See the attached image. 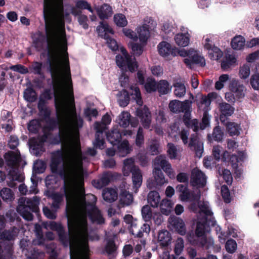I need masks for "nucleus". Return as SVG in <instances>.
<instances>
[{
	"instance_id": "16",
	"label": "nucleus",
	"mask_w": 259,
	"mask_h": 259,
	"mask_svg": "<svg viewBox=\"0 0 259 259\" xmlns=\"http://www.w3.org/2000/svg\"><path fill=\"white\" fill-rule=\"evenodd\" d=\"M50 228L51 230L57 232L60 241L64 245H67L70 242V238L66 233L62 224L55 222H52L50 224Z\"/></svg>"
},
{
	"instance_id": "47",
	"label": "nucleus",
	"mask_w": 259,
	"mask_h": 259,
	"mask_svg": "<svg viewBox=\"0 0 259 259\" xmlns=\"http://www.w3.org/2000/svg\"><path fill=\"white\" fill-rule=\"evenodd\" d=\"M118 145V152L120 156L124 157L131 152V149L129 147V143L125 140L120 142Z\"/></svg>"
},
{
	"instance_id": "62",
	"label": "nucleus",
	"mask_w": 259,
	"mask_h": 259,
	"mask_svg": "<svg viewBox=\"0 0 259 259\" xmlns=\"http://www.w3.org/2000/svg\"><path fill=\"white\" fill-rule=\"evenodd\" d=\"M40 127V123L36 119L31 120L28 124V131L33 134L38 133Z\"/></svg>"
},
{
	"instance_id": "19",
	"label": "nucleus",
	"mask_w": 259,
	"mask_h": 259,
	"mask_svg": "<svg viewBox=\"0 0 259 259\" xmlns=\"http://www.w3.org/2000/svg\"><path fill=\"white\" fill-rule=\"evenodd\" d=\"M185 55L189 57L184 59V63L189 67L191 68L192 64L199 65L201 67L205 65L204 58L197 54L192 55L190 52H185Z\"/></svg>"
},
{
	"instance_id": "18",
	"label": "nucleus",
	"mask_w": 259,
	"mask_h": 259,
	"mask_svg": "<svg viewBox=\"0 0 259 259\" xmlns=\"http://www.w3.org/2000/svg\"><path fill=\"white\" fill-rule=\"evenodd\" d=\"M159 54L164 57H168L169 55L174 57L178 54V51L176 48H172L171 45L166 41H162L158 45Z\"/></svg>"
},
{
	"instance_id": "13",
	"label": "nucleus",
	"mask_w": 259,
	"mask_h": 259,
	"mask_svg": "<svg viewBox=\"0 0 259 259\" xmlns=\"http://www.w3.org/2000/svg\"><path fill=\"white\" fill-rule=\"evenodd\" d=\"M136 115L141 119L143 127L146 129L150 128L151 123V114L149 108L144 106L143 108H138Z\"/></svg>"
},
{
	"instance_id": "39",
	"label": "nucleus",
	"mask_w": 259,
	"mask_h": 259,
	"mask_svg": "<svg viewBox=\"0 0 259 259\" xmlns=\"http://www.w3.org/2000/svg\"><path fill=\"white\" fill-rule=\"evenodd\" d=\"M176 43L180 47L187 46L190 41L189 34L187 33H180L176 35L175 36Z\"/></svg>"
},
{
	"instance_id": "14",
	"label": "nucleus",
	"mask_w": 259,
	"mask_h": 259,
	"mask_svg": "<svg viewBox=\"0 0 259 259\" xmlns=\"http://www.w3.org/2000/svg\"><path fill=\"white\" fill-rule=\"evenodd\" d=\"M71 21L70 14L69 13H64V9H60L58 14V22L60 25V27L58 28V34L61 38V41L65 44L67 43L66 31L65 29V21L64 20Z\"/></svg>"
},
{
	"instance_id": "32",
	"label": "nucleus",
	"mask_w": 259,
	"mask_h": 259,
	"mask_svg": "<svg viewBox=\"0 0 259 259\" xmlns=\"http://www.w3.org/2000/svg\"><path fill=\"white\" fill-rule=\"evenodd\" d=\"M224 137V132L219 126H216L213 129L211 134L207 135V139L210 143L213 142V141L220 142H222Z\"/></svg>"
},
{
	"instance_id": "41",
	"label": "nucleus",
	"mask_w": 259,
	"mask_h": 259,
	"mask_svg": "<svg viewBox=\"0 0 259 259\" xmlns=\"http://www.w3.org/2000/svg\"><path fill=\"white\" fill-rule=\"evenodd\" d=\"M150 226L147 223H144L141 227L139 231L135 233L133 229H130V233L133 235L135 238H142L144 236V233H145L147 235H148L150 232Z\"/></svg>"
},
{
	"instance_id": "64",
	"label": "nucleus",
	"mask_w": 259,
	"mask_h": 259,
	"mask_svg": "<svg viewBox=\"0 0 259 259\" xmlns=\"http://www.w3.org/2000/svg\"><path fill=\"white\" fill-rule=\"evenodd\" d=\"M105 142L104 136L101 137L99 135H95V140L93 142V145L95 148L103 149L105 148Z\"/></svg>"
},
{
	"instance_id": "23",
	"label": "nucleus",
	"mask_w": 259,
	"mask_h": 259,
	"mask_svg": "<svg viewBox=\"0 0 259 259\" xmlns=\"http://www.w3.org/2000/svg\"><path fill=\"white\" fill-rule=\"evenodd\" d=\"M4 157L9 167L14 168L18 165L20 156L14 151H9L5 154Z\"/></svg>"
},
{
	"instance_id": "53",
	"label": "nucleus",
	"mask_w": 259,
	"mask_h": 259,
	"mask_svg": "<svg viewBox=\"0 0 259 259\" xmlns=\"http://www.w3.org/2000/svg\"><path fill=\"white\" fill-rule=\"evenodd\" d=\"M134 167H137L134 164V162L131 159H126L123 162L122 168L123 174L124 176H128L132 172Z\"/></svg>"
},
{
	"instance_id": "36",
	"label": "nucleus",
	"mask_w": 259,
	"mask_h": 259,
	"mask_svg": "<svg viewBox=\"0 0 259 259\" xmlns=\"http://www.w3.org/2000/svg\"><path fill=\"white\" fill-rule=\"evenodd\" d=\"M104 200L106 202L111 203L117 198V193L113 188H110L104 189L102 193Z\"/></svg>"
},
{
	"instance_id": "54",
	"label": "nucleus",
	"mask_w": 259,
	"mask_h": 259,
	"mask_svg": "<svg viewBox=\"0 0 259 259\" xmlns=\"http://www.w3.org/2000/svg\"><path fill=\"white\" fill-rule=\"evenodd\" d=\"M122 55H117L116 56L115 60L117 65L119 67H121L124 65L123 61L126 60L127 58H131V56L128 54L127 52L125 49L121 50Z\"/></svg>"
},
{
	"instance_id": "48",
	"label": "nucleus",
	"mask_w": 259,
	"mask_h": 259,
	"mask_svg": "<svg viewBox=\"0 0 259 259\" xmlns=\"http://www.w3.org/2000/svg\"><path fill=\"white\" fill-rule=\"evenodd\" d=\"M138 33L140 41L146 43L150 36L149 26L146 24L143 25L138 30Z\"/></svg>"
},
{
	"instance_id": "51",
	"label": "nucleus",
	"mask_w": 259,
	"mask_h": 259,
	"mask_svg": "<svg viewBox=\"0 0 259 259\" xmlns=\"http://www.w3.org/2000/svg\"><path fill=\"white\" fill-rule=\"evenodd\" d=\"M169 90H170V88H169V84L167 80H161L157 82L156 91H157L160 94H167Z\"/></svg>"
},
{
	"instance_id": "60",
	"label": "nucleus",
	"mask_w": 259,
	"mask_h": 259,
	"mask_svg": "<svg viewBox=\"0 0 259 259\" xmlns=\"http://www.w3.org/2000/svg\"><path fill=\"white\" fill-rule=\"evenodd\" d=\"M237 248V244L235 240L231 238L226 241L225 249L227 252L232 254L236 251Z\"/></svg>"
},
{
	"instance_id": "21",
	"label": "nucleus",
	"mask_w": 259,
	"mask_h": 259,
	"mask_svg": "<svg viewBox=\"0 0 259 259\" xmlns=\"http://www.w3.org/2000/svg\"><path fill=\"white\" fill-rule=\"evenodd\" d=\"M96 10L99 18L102 20L108 19L113 14L112 7L106 3L99 6L96 9Z\"/></svg>"
},
{
	"instance_id": "9",
	"label": "nucleus",
	"mask_w": 259,
	"mask_h": 259,
	"mask_svg": "<svg viewBox=\"0 0 259 259\" xmlns=\"http://www.w3.org/2000/svg\"><path fill=\"white\" fill-rule=\"evenodd\" d=\"M132 92L131 94L125 90H123V98L119 100L120 106L124 107L130 103V95L132 98L136 101L137 104L139 106H142L143 104V100L141 97V94L140 89L138 87H131Z\"/></svg>"
},
{
	"instance_id": "42",
	"label": "nucleus",
	"mask_w": 259,
	"mask_h": 259,
	"mask_svg": "<svg viewBox=\"0 0 259 259\" xmlns=\"http://www.w3.org/2000/svg\"><path fill=\"white\" fill-rule=\"evenodd\" d=\"M236 62L235 57L231 55H227L222 60L221 64V68L226 71L229 69Z\"/></svg>"
},
{
	"instance_id": "4",
	"label": "nucleus",
	"mask_w": 259,
	"mask_h": 259,
	"mask_svg": "<svg viewBox=\"0 0 259 259\" xmlns=\"http://www.w3.org/2000/svg\"><path fill=\"white\" fill-rule=\"evenodd\" d=\"M154 167L153 169L154 182L151 184L148 183L150 188L155 187L157 186H161L167 183V180L165 178L161 168L167 174L170 179H173L175 177V173L171 167V164L166 159V158L160 155L157 156L154 160Z\"/></svg>"
},
{
	"instance_id": "11",
	"label": "nucleus",
	"mask_w": 259,
	"mask_h": 259,
	"mask_svg": "<svg viewBox=\"0 0 259 259\" xmlns=\"http://www.w3.org/2000/svg\"><path fill=\"white\" fill-rule=\"evenodd\" d=\"M206 184V177L204 172L197 168H193L190 176V184L197 188H203Z\"/></svg>"
},
{
	"instance_id": "17",
	"label": "nucleus",
	"mask_w": 259,
	"mask_h": 259,
	"mask_svg": "<svg viewBox=\"0 0 259 259\" xmlns=\"http://www.w3.org/2000/svg\"><path fill=\"white\" fill-rule=\"evenodd\" d=\"M189 147L194 150L197 157L200 158L202 156L203 152V144L199 140L197 133L191 135Z\"/></svg>"
},
{
	"instance_id": "6",
	"label": "nucleus",
	"mask_w": 259,
	"mask_h": 259,
	"mask_svg": "<svg viewBox=\"0 0 259 259\" xmlns=\"http://www.w3.org/2000/svg\"><path fill=\"white\" fill-rule=\"evenodd\" d=\"M40 199L37 196H34L32 199L25 198H22L17 208V211L25 220L30 221H32L33 215L31 212L37 214L39 212L38 205Z\"/></svg>"
},
{
	"instance_id": "24",
	"label": "nucleus",
	"mask_w": 259,
	"mask_h": 259,
	"mask_svg": "<svg viewBox=\"0 0 259 259\" xmlns=\"http://www.w3.org/2000/svg\"><path fill=\"white\" fill-rule=\"evenodd\" d=\"M221 115L220 117L222 123H225L227 119V117L231 116L234 111V108L229 104L223 102L219 105Z\"/></svg>"
},
{
	"instance_id": "31",
	"label": "nucleus",
	"mask_w": 259,
	"mask_h": 259,
	"mask_svg": "<svg viewBox=\"0 0 259 259\" xmlns=\"http://www.w3.org/2000/svg\"><path fill=\"white\" fill-rule=\"evenodd\" d=\"M118 246L116 244L114 238H109L107 240L104 251L108 256L116 257L117 254Z\"/></svg>"
},
{
	"instance_id": "58",
	"label": "nucleus",
	"mask_w": 259,
	"mask_h": 259,
	"mask_svg": "<svg viewBox=\"0 0 259 259\" xmlns=\"http://www.w3.org/2000/svg\"><path fill=\"white\" fill-rule=\"evenodd\" d=\"M114 21L117 26L120 27H123L127 24L126 18L122 14H115L114 16Z\"/></svg>"
},
{
	"instance_id": "25",
	"label": "nucleus",
	"mask_w": 259,
	"mask_h": 259,
	"mask_svg": "<svg viewBox=\"0 0 259 259\" xmlns=\"http://www.w3.org/2000/svg\"><path fill=\"white\" fill-rule=\"evenodd\" d=\"M97 31L98 33L99 36L105 39L110 40V36L108 33L113 34L114 30L110 27L108 23H104L103 21L100 22V25L97 27Z\"/></svg>"
},
{
	"instance_id": "44",
	"label": "nucleus",
	"mask_w": 259,
	"mask_h": 259,
	"mask_svg": "<svg viewBox=\"0 0 259 259\" xmlns=\"http://www.w3.org/2000/svg\"><path fill=\"white\" fill-rule=\"evenodd\" d=\"M0 196L5 202H11L14 199V194L12 190L9 188H3L0 190Z\"/></svg>"
},
{
	"instance_id": "10",
	"label": "nucleus",
	"mask_w": 259,
	"mask_h": 259,
	"mask_svg": "<svg viewBox=\"0 0 259 259\" xmlns=\"http://www.w3.org/2000/svg\"><path fill=\"white\" fill-rule=\"evenodd\" d=\"M230 92L225 94V99L229 102L233 103L236 99L241 98L243 92V84L236 79H233L229 85Z\"/></svg>"
},
{
	"instance_id": "57",
	"label": "nucleus",
	"mask_w": 259,
	"mask_h": 259,
	"mask_svg": "<svg viewBox=\"0 0 259 259\" xmlns=\"http://www.w3.org/2000/svg\"><path fill=\"white\" fill-rule=\"evenodd\" d=\"M157 82L154 79L148 78L144 83V88L147 93H152L157 90Z\"/></svg>"
},
{
	"instance_id": "28",
	"label": "nucleus",
	"mask_w": 259,
	"mask_h": 259,
	"mask_svg": "<svg viewBox=\"0 0 259 259\" xmlns=\"http://www.w3.org/2000/svg\"><path fill=\"white\" fill-rule=\"evenodd\" d=\"M132 169V181L133 187L136 191L141 186L143 177L141 171L138 167H134Z\"/></svg>"
},
{
	"instance_id": "55",
	"label": "nucleus",
	"mask_w": 259,
	"mask_h": 259,
	"mask_svg": "<svg viewBox=\"0 0 259 259\" xmlns=\"http://www.w3.org/2000/svg\"><path fill=\"white\" fill-rule=\"evenodd\" d=\"M231 45L234 50L242 49L243 48V36L239 35L234 37L231 40Z\"/></svg>"
},
{
	"instance_id": "26",
	"label": "nucleus",
	"mask_w": 259,
	"mask_h": 259,
	"mask_svg": "<svg viewBox=\"0 0 259 259\" xmlns=\"http://www.w3.org/2000/svg\"><path fill=\"white\" fill-rule=\"evenodd\" d=\"M106 138L113 146L118 144L121 140V134L117 128H114L106 133Z\"/></svg>"
},
{
	"instance_id": "50",
	"label": "nucleus",
	"mask_w": 259,
	"mask_h": 259,
	"mask_svg": "<svg viewBox=\"0 0 259 259\" xmlns=\"http://www.w3.org/2000/svg\"><path fill=\"white\" fill-rule=\"evenodd\" d=\"M174 87L175 88L174 90L175 95L178 98H182L186 94V89L184 83L181 82H177L174 83Z\"/></svg>"
},
{
	"instance_id": "45",
	"label": "nucleus",
	"mask_w": 259,
	"mask_h": 259,
	"mask_svg": "<svg viewBox=\"0 0 259 259\" xmlns=\"http://www.w3.org/2000/svg\"><path fill=\"white\" fill-rule=\"evenodd\" d=\"M133 195L129 192L124 190L120 194L119 202L122 206L130 205L133 202Z\"/></svg>"
},
{
	"instance_id": "5",
	"label": "nucleus",
	"mask_w": 259,
	"mask_h": 259,
	"mask_svg": "<svg viewBox=\"0 0 259 259\" xmlns=\"http://www.w3.org/2000/svg\"><path fill=\"white\" fill-rule=\"evenodd\" d=\"M200 214L203 215L200 218L197 223L195 233L198 237L204 236L206 232L210 231V227L215 225L216 221L212 216V212L206 206L200 207Z\"/></svg>"
},
{
	"instance_id": "37",
	"label": "nucleus",
	"mask_w": 259,
	"mask_h": 259,
	"mask_svg": "<svg viewBox=\"0 0 259 259\" xmlns=\"http://www.w3.org/2000/svg\"><path fill=\"white\" fill-rule=\"evenodd\" d=\"M226 127V130L228 133L231 136H238L240 134L241 130L240 124H238L234 122L225 121L223 123Z\"/></svg>"
},
{
	"instance_id": "35",
	"label": "nucleus",
	"mask_w": 259,
	"mask_h": 259,
	"mask_svg": "<svg viewBox=\"0 0 259 259\" xmlns=\"http://www.w3.org/2000/svg\"><path fill=\"white\" fill-rule=\"evenodd\" d=\"M147 201L152 207H157L160 204V197L159 193L156 191H150L148 195Z\"/></svg>"
},
{
	"instance_id": "20",
	"label": "nucleus",
	"mask_w": 259,
	"mask_h": 259,
	"mask_svg": "<svg viewBox=\"0 0 259 259\" xmlns=\"http://www.w3.org/2000/svg\"><path fill=\"white\" fill-rule=\"evenodd\" d=\"M68 128H60L58 135L50 138L49 143L52 145L64 144L69 137Z\"/></svg>"
},
{
	"instance_id": "38",
	"label": "nucleus",
	"mask_w": 259,
	"mask_h": 259,
	"mask_svg": "<svg viewBox=\"0 0 259 259\" xmlns=\"http://www.w3.org/2000/svg\"><path fill=\"white\" fill-rule=\"evenodd\" d=\"M46 122V125L44 126V130L48 132H53L56 130L59 125V121L58 118L49 117L44 120Z\"/></svg>"
},
{
	"instance_id": "34",
	"label": "nucleus",
	"mask_w": 259,
	"mask_h": 259,
	"mask_svg": "<svg viewBox=\"0 0 259 259\" xmlns=\"http://www.w3.org/2000/svg\"><path fill=\"white\" fill-rule=\"evenodd\" d=\"M188 100L181 102L179 100H174L170 102L168 105L169 110L174 113H179L183 111V107L188 103Z\"/></svg>"
},
{
	"instance_id": "2",
	"label": "nucleus",
	"mask_w": 259,
	"mask_h": 259,
	"mask_svg": "<svg viewBox=\"0 0 259 259\" xmlns=\"http://www.w3.org/2000/svg\"><path fill=\"white\" fill-rule=\"evenodd\" d=\"M54 89V104L57 116L58 114L67 116V123L64 128H68L69 135L72 130H78L82 127L83 120L76 112L74 94L72 88L66 95L64 92L63 80L61 86L56 87Z\"/></svg>"
},
{
	"instance_id": "40",
	"label": "nucleus",
	"mask_w": 259,
	"mask_h": 259,
	"mask_svg": "<svg viewBox=\"0 0 259 259\" xmlns=\"http://www.w3.org/2000/svg\"><path fill=\"white\" fill-rule=\"evenodd\" d=\"M123 63H124V65L119 68L123 69L127 67L132 73L135 72L139 67L138 63L136 61L135 57H134L133 59L132 57L128 58V59L127 58L126 60L123 61Z\"/></svg>"
},
{
	"instance_id": "59",
	"label": "nucleus",
	"mask_w": 259,
	"mask_h": 259,
	"mask_svg": "<svg viewBox=\"0 0 259 259\" xmlns=\"http://www.w3.org/2000/svg\"><path fill=\"white\" fill-rule=\"evenodd\" d=\"M145 139L144 135V131L142 127L140 126L138 128L137 133L136 137L135 144L136 145L141 148L144 144Z\"/></svg>"
},
{
	"instance_id": "30",
	"label": "nucleus",
	"mask_w": 259,
	"mask_h": 259,
	"mask_svg": "<svg viewBox=\"0 0 259 259\" xmlns=\"http://www.w3.org/2000/svg\"><path fill=\"white\" fill-rule=\"evenodd\" d=\"M30 150L36 156H40L45 151L44 144L34 139L30 141Z\"/></svg>"
},
{
	"instance_id": "29",
	"label": "nucleus",
	"mask_w": 259,
	"mask_h": 259,
	"mask_svg": "<svg viewBox=\"0 0 259 259\" xmlns=\"http://www.w3.org/2000/svg\"><path fill=\"white\" fill-rule=\"evenodd\" d=\"M170 233L166 230H162L158 232V242L161 247L168 246L171 243Z\"/></svg>"
},
{
	"instance_id": "7",
	"label": "nucleus",
	"mask_w": 259,
	"mask_h": 259,
	"mask_svg": "<svg viewBox=\"0 0 259 259\" xmlns=\"http://www.w3.org/2000/svg\"><path fill=\"white\" fill-rule=\"evenodd\" d=\"M67 225L70 234L83 236L88 233V222L85 215L73 214L68 217Z\"/></svg>"
},
{
	"instance_id": "3",
	"label": "nucleus",
	"mask_w": 259,
	"mask_h": 259,
	"mask_svg": "<svg viewBox=\"0 0 259 259\" xmlns=\"http://www.w3.org/2000/svg\"><path fill=\"white\" fill-rule=\"evenodd\" d=\"M64 153L62 149L52 152L50 167L53 174H59L64 180L63 188L67 202L74 205L81 199L77 189V174L74 167H70L66 171L59 170V165L64 160Z\"/></svg>"
},
{
	"instance_id": "56",
	"label": "nucleus",
	"mask_w": 259,
	"mask_h": 259,
	"mask_svg": "<svg viewBox=\"0 0 259 259\" xmlns=\"http://www.w3.org/2000/svg\"><path fill=\"white\" fill-rule=\"evenodd\" d=\"M53 98V94L50 89H46L40 95L38 102L40 103L41 101L44 102V104H48V101L52 100Z\"/></svg>"
},
{
	"instance_id": "33",
	"label": "nucleus",
	"mask_w": 259,
	"mask_h": 259,
	"mask_svg": "<svg viewBox=\"0 0 259 259\" xmlns=\"http://www.w3.org/2000/svg\"><path fill=\"white\" fill-rule=\"evenodd\" d=\"M170 223L181 235L185 234V225L182 219L176 217H173L170 219Z\"/></svg>"
},
{
	"instance_id": "61",
	"label": "nucleus",
	"mask_w": 259,
	"mask_h": 259,
	"mask_svg": "<svg viewBox=\"0 0 259 259\" xmlns=\"http://www.w3.org/2000/svg\"><path fill=\"white\" fill-rule=\"evenodd\" d=\"M25 99L29 102H33L37 99L35 91L32 88L27 89L24 93Z\"/></svg>"
},
{
	"instance_id": "22",
	"label": "nucleus",
	"mask_w": 259,
	"mask_h": 259,
	"mask_svg": "<svg viewBox=\"0 0 259 259\" xmlns=\"http://www.w3.org/2000/svg\"><path fill=\"white\" fill-rule=\"evenodd\" d=\"M242 161L243 152L242 151L239 153V157L235 154H232L230 156L229 162L237 175L241 174V168H239V166H241Z\"/></svg>"
},
{
	"instance_id": "43",
	"label": "nucleus",
	"mask_w": 259,
	"mask_h": 259,
	"mask_svg": "<svg viewBox=\"0 0 259 259\" xmlns=\"http://www.w3.org/2000/svg\"><path fill=\"white\" fill-rule=\"evenodd\" d=\"M47 105L44 104L43 101H41L40 103H38L37 104L38 110L43 120L51 117V111Z\"/></svg>"
},
{
	"instance_id": "12",
	"label": "nucleus",
	"mask_w": 259,
	"mask_h": 259,
	"mask_svg": "<svg viewBox=\"0 0 259 259\" xmlns=\"http://www.w3.org/2000/svg\"><path fill=\"white\" fill-rule=\"evenodd\" d=\"M120 177V175L117 172L110 171L104 172L100 179L93 180L92 184L96 188L101 189L108 185L111 181L116 180Z\"/></svg>"
},
{
	"instance_id": "1",
	"label": "nucleus",
	"mask_w": 259,
	"mask_h": 259,
	"mask_svg": "<svg viewBox=\"0 0 259 259\" xmlns=\"http://www.w3.org/2000/svg\"><path fill=\"white\" fill-rule=\"evenodd\" d=\"M49 14H43L45 20V34L39 30L31 35L32 42L35 49L40 51L47 46L48 60L49 63L50 71L54 86L61 87L62 75L60 68V59L57 50L59 40H61L58 32L57 26L55 22L50 21Z\"/></svg>"
},
{
	"instance_id": "63",
	"label": "nucleus",
	"mask_w": 259,
	"mask_h": 259,
	"mask_svg": "<svg viewBox=\"0 0 259 259\" xmlns=\"http://www.w3.org/2000/svg\"><path fill=\"white\" fill-rule=\"evenodd\" d=\"M221 195L223 200L226 203H229L231 201L230 193L227 186L223 185L221 186Z\"/></svg>"
},
{
	"instance_id": "15",
	"label": "nucleus",
	"mask_w": 259,
	"mask_h": 259,
	"mask_svg": "<svg viewBox=\"0 0 259 259\" xmlns=\"http://www.w3.org/2000/svg\"><path fill=\"white\" fill-rule=\"evenodd\" d=\"M17 235L13 231L5 230L0 235L1 239L4 241H9L5 243V250H7V252L9 256L13 254V243L11 241H13L15 239Z\"/></svg>"
},
{
	"instance_id": "49",
	"label": "nucleus",
	"mask_w": 259,
	"mask_h": 259,
	"mask_svg": "<svg viewBox=\"0 0 259 259\" xmlns=\"http://www.w3.org/2000/svg\"><path fill=\"white\" fill-rule=\"evenodd\" d=\"M53 8L52 15L50 16V21L54 22L57 14V10L63 9V0H51Z\"/></svg>"
},
{
	"instance_id": "52",
	"label": "nucleus",
	"mask_w": 259,
	"mask_h": 259,
	"mask_svg": "<svg viewBox=\"0 0 259 259\" xmlns=\"http://www.w3.org/2000/svg\"><path fill=\"white\" fill-rule=\"evenodd\" d=\"M131 115L128 112H122L119 116V124L124 128L127 127L130 123Z\"/></svg>"
},
{
	"instance_id": "27",
	"label": "nucleus",
	"mask_w": 259,
	"mask_h": 259,
	"mask_svg": "<svg viewBox=\"0 0 259 259\" xmlns=\"http://www.w3.org/2000/svg\"><path fill=\"white\" fill-rule=\"evenodd\" d=\"M204 48L208 50V55L210 59L219 60L223 55L222 51L217 47L213 46L209 43H205Z\"/></svg>"
},
{
	"instance_id": "8",
	"label": "nucleus",
	"mask_w": 259,
	"mask_h": 259,
	"mask_svg": "<svg viewBox=\"0 0 259 259\" xmlns=\"http://www.w3.org/2000/svg\"><path fill=\"white\" fill-rule=\"evenodd\" d=\"M87 197L90 200V201H87L85 197H82V201L85 207H91L87 211L89 219L92 223H96L99 225L104 224L105 219L103 217L100 210L96 206V197L93 194H88Z\"/></svg>"
},
{
	"instance_id": "46",
	"label": "nucleus",
	"mask_w": 259,
	"mask_h": 259,
	"mask_svg": "<svg viewBox=\"0 0 259 259\" xmlns=\"http://www.w3.org/2000/svg\"><path fill=\"white\" fill-rule=\"evenodd\" d=\"M181 112L184 113L183 117V121L185 125L189 124V121L191 120V102L188 101L186 105L183 107V111Z\"/></svg>"
}]
</instances>
